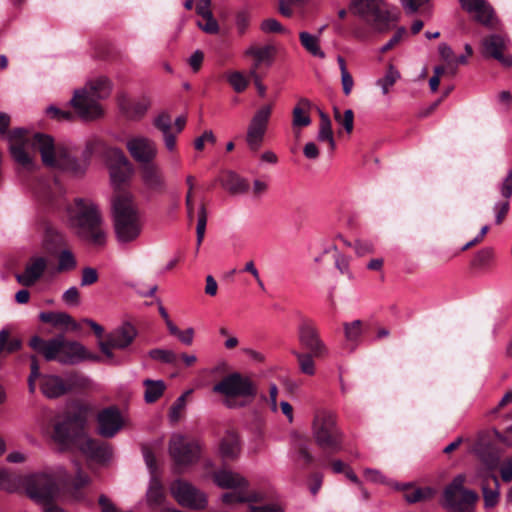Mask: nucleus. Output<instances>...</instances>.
Here are the masks:
<instances>
[{
	"instance_id": "f257e3e1",
	"label": "nucleus",
	"mask_w": 512,
	"mask_h": 512,
	"mask_svg": "<svg viewBox=\"0 0 512 512\" xmlns=\"http://www.w3.org/2000/svg\"><path fill=\"white\" fill-rule=\"evenodd\" d=\"M113 232L120 247H128L140 238L144 222L134 196L118 193L112 200Z\"/></svg>"
},
{
	"instance_id": "f03ea898",
	"label": "nucleus",
	"mask_w": 512,
	"mask_h": 512,
	"mask_svg": "<svg viewBox=\"0 0 512 512\" xmlns=\"http://www.w3.org/2000/svg\"><path fill=\"white\" fill-rule=\"evenodd\" d=\"M67 221L83 240L95 246H103L107 241V230L99 207L91 199L77 198L66 210Z\"/></svg>"
},
{
	"instance_id": "7ed1b4c3",
	"label": "nucleus",
	"mask_w": 512,
	"mask_h": 512,
	"mask_svg": "<svg viewBox=\"0 0 512 512\" xmlns=\"http://www.w3.org/2000/svg\"><path fill=\"white\" fill-rule=\"evenodd\" d=\"M36 144L44 166L67 172L74 177L85 174L89 165L88 155L84 159H78L70 146L55 143L48 134L38 133Z\"/></svg>"
},
{
	"instance_id": "20e7f679",
	"label": "nucleus",
	"mask_w": 512,
	"mask_h": 512,
	"mask_svg": "<svg viewBox=\"0 0 512 512\" xmlns=\"http://www.w3.org/2000/svg\"><path fill=\"white\" fill-rule=\"evenodd\" d=\"M68 480V473L62 466L23 475V490L26 495L40 504H48L57 499Z\"/></svg>"
},
{
	"instance_id": "39448f33",
	"label": "nucleus",
	"mask_w": 512,
	"mask_h": 512,
	"mask_svg": "<svg viewBox=\"0 0 512 512\" xmlns=\"http://www.w3.org/2000/svg\"><path fill=\"white\" fill-rule=\"evenodd\" d=\"M53 440L64 449L70 442L87 458L105 463L112 457L111 447L105 443H100L92 439L84 431L75 436H70V427L68 422L57 423L54 427Z\"/></svg>"
},
{
	"instance_id": "423d86ee",
	"label": "nucleus",
	"mask_w": 512,
	"mask_h": 512,
	"mask_svg": "<svg viewBox=\"0 0 512 512\" xmlns=\"http://www.w3.org/2000/svg\"><path fill=\"white\" fill-rule=\"evenodd\" d=\"M212 478L219 488L230 490L221 496V501L226 505L263 500V495L260 492L249 491L248 480L236 471L222 468L215 471Z\"/></svg>"
},
{
	"instance_id": "0eeeda50",
	"label": "nucleus",
	"mask_w": 512,
	"mask_h": 512,
	"mask_svg": "<svg viewBox=\"0 0 512 512\" xmlns=\"http://www.w3.org/2000/svg\"><path fill=\"white\" fill-rule=\"evenodd\" d=\"M349 11L380 33L388 31L391 24L398 20V15L384 0H351Z\"/></svg>"
},
{
	"instance_id": "6e6552de",
	"label": "nucleus",
	"mask_w": 512,
	"mask_h": 512,
	"mask_svg": "<svg viewBox=\"0 0 512 512\" xmlns=\"http://www.w3.org/2000/svg\"><path fill=\"white\" fill-rule=\"evenodd\" d=\"M37 134L24 128H17L8 134L9 149L12 158L24 169L32 170L36 166L38 152Z\"/></svg>"
},
{
	"instance_id": "1a4fd4ad",
	"label": "nucleus",
	"mask_w": 512,
	"mask_h": 512,
	"mask_svg": "<svg viewBox=\"0 0 512 512\" xmlns=\"http://www.w3.org/2000/svg\"><path fill=\"white\" fill-rule=\"evenodd\" d=\"M465 482L466 476L458 474L445 487L442 505L449 512H474L479 496L475 491L466 489Z\"/></svg>"
},
{
	"instance_id": "9d476101",
	"label": "nucleus",
	"mask_w": 512,
	"mask_h": 512,
	"mask_svg": "<svg viewBox=\"0 0 512 512\" xmlns=\"http://www.w3.org/2000/svg\"><path fill=\"white\" fill-rule=\"evenodd\" d=\"M213 391L223 394L227 397L225 405L229 408H235L238 405L234 397H248L253 398L256 396L257 389L255 384L249 377L242 376L240 373H232L224 377L219 383L214 385Z\"/></svg>"
},
{
	"instance_id": "9b49d317",
	"label": "nucleus",
	"mask_w": 512,
	"mask_h": 512,
	"mask_svg": "<svg viewBox=\"0 0 512 512\" xmlns=\"http://www.w3.org/2000/svg\"><path fill=\"white\" fill-rule=\"evenodd\" d=\"M169 455L178 471H183L196 463L201 456V445L197 440L188 439L182 434H173L169 441Z\"/></svg>"
},
{
	"instance_id": "f8f14e48",
	"label": "nucleus",
	"mask_w": 512,
	"mask_h": 512,
	"mask_svg": "<svg viewBox=\"0 0 512 512\" xmlns=\"http://www.w3.org/2000/svg\"><path fill=\"white\" fill-rule=\"evenodd\" d=\"M169 491L177 503L183 507L194 510H203L207 507L206 494L186 480H174L169 485Z\"/></svg>"
},
{
	"instance_id": "ddd939ff",
	"label": "nucleus",
	"mask_w": 512,
	"mask_h": 512,
	"mask_svg": "<svg viewBox=\"0 0 512 512\" xmlns=\"http://www.w3.org/2000/svg\"><path fill=\"white\" fill-rule=\"evenodd\" d=\"M110 180L115 188L128 182L134 174V167L123 150L111 147L106 150Z\"/></svg>"
},
{
	"instance_id": "4468645a",
	"label": "nucleus",
	"mask_w": 512,
	"mask_h": 512,
	"mask_svg": "<svg viewBox=\"0 0 512 512\" xmlns=\"http://www.w3.org/2000/svg\"><path fill=\"white\" fill-rule=\"evenodd\" d=\"M271 115V104L263 105L253 114L246 132V143L251 151L256 152L261 147L268 130Z\"/></svg>"
},
{
	"instance_id": "2eb2a0df",
	"label": "nucleus",
	"mask_w": 512,
	"mask_h": 512,
	"mask_svg": "<svg viewBox=\"0 0 512 512\" xmlns=\"http://www.w3.org/2000/svg\"><path fill=\"white\" fill-rule=\"evenodd\" d=\"M69 104L74 110V116L83 121H95L104 115V108L100 101L82 88L74 90Z\"/></svg>"
},
{
	"instance_id": "dca6fc26",
	"label": "nucleus",
	"mask_w": 512,
	"mask_h": 512,
	"mask_svg": "<svg viewBox=\"0 0 512 512\" xmlns=\"http://www.w3.org/2000/svg\"><path fill=\"white\" fill-rule=\"evenodd\" d=\"M142 452L146 466L150 471V480L146 491V502L150 507L156 508L161 506L166 500L165 489L156 474V457L152 449L148 445H144Z\"/></svg>"
},
{
	"instance_id": "f3484780",
	"label": "nucleus",
	"mask_w": 512,
	"mask_h": 512,
	"mask_svg": "<svg viewBox=\"0 0 512 512\" xmlns=\"http://www.w3.org/2000/svg\"><path fill=\"white\" fill-rule=\"evenodd\" d=\"M510 45L508 37L500 34H490L481 40V53L484 58L497 60L502 66H512V56L507 53Z\"/></svg>"
},
{
	"instance_id": "a211bd4d",
	"label": "nucleus",
	"mask_w": 512,
	"mask_h": 512,
	"mask_svg": "<svg viewBox=\"0 0 512 512\" xmlns=\"http://www.w3.org/2000/svg\"><path fill=\"white\" fill-rule=\"evenodd\" d=\"M126 148L131 157L141 166L152 163L158 155L156 142L144 135L129 138L126 142Z\"/></svg>"
},
{
	"instance_id": "6ab92c4d",
	"label": "nucleus",
	"mask_w": 512,
	"mask_h": 512,
	"mask_svg": "<svg viewBox=\"0 0 512 512\" xmlns=\"http://www.w3.org/2000/svg\"><path fill=\"white\" fill-rule=\"evenodd\" d=\"M50 258L47 255L33 254L26 261L24 271L16 275V280L23 286H32L40 280L48 269Z\"/></svg>"
},
{
	"instance_id": "aec40b11",
	"label": "nucleus",
	"mask_w": 512,
	"mask_h": 512,
	"mask_svg": "<svg viewBox=\"0 0 512 512\" xmlns=\"http://www.w3.org/2000/svg\"><path fill=\"white\" fill-rule=\"evenodd\" d=\"M98 433L105 438L114 437L123 427L124 421L116 407H108L97 415Z\"/></svg>"
},
{
	"instance_id": "412c9836",
	"label": "nucleus",
	"mask_w": 512,
	"mask_h": 512,
	"mask_svg": "<svg viewBox=\"0 0 512 512\" xmlns=\"http://www.w3.org/2000/svg\"><path fill=\"white\" fill-rule=\"evenodd\" d=\"M322 449L338 451L341 448L342 434L336 427L335 416L330 411H322Z\"/></svg>"
},
{
	"instance_id": "4be33fe9",
	"label": "nucleus",
	"mask_w": 512,
	"mask_h": 512,
	"mask_svg": "<svg viewBox=\"0 0 512 512\" xmlns=\"http://www.w3.org/2000/svg\"><path fill=\"white\" fill-rule=\"evenodd\" d=\"M84 360L99 361L100 357L89 353L86 348L78 342L62 339L60 363L76 364Z\"/></svg>"
},
{
	"instance_id": "5701e85b",
	"label": "nucleus",
	"mask_w": 512,
	"mask_h": 512,
	"mask_svg": "<svg viewBox=\"0 0 512 512\" xmlns=\"http://www.w3.org/2000/svg\"><path fill=\"white\" fill-rule=\"evenodd\" d=\"M140 178L145 189L150 192H161L165 189V179L154 162L140 167Z\"/></svg>"
},
{
	"instance_id": "b1692460",
	"label": "nucleus",
	"mask_w": 512,
	"mask_h": 512,
	"mask_svg": "<svg viewBox=\"0 0 512 512\" xmlns=\"http://www.w3.org/2000/svg\"><path fill=\"white\" fill-rule=\"evenodd\" d=\"M291 445L295 461L305 467L312 463L313 455L310 450V440L297 432L291 434Z\"/></svg>"
},
{
	"instance_id": "393cba45",
	"label": "nucleus",
	"mask_w": 512,
	"mask_h": 512,
	"mask_svg": "<svg viewBox=\"0 0 512 512\" xmlns=\"http://www.w3.org/2000/svg\"><path fill=\"white\" fill-rule=\"evenodd\" d=\"M70 386V383H67L59 376H41L40 388L42 393L48 398H57L62 396L70 389Z\"/></svg>"
},
{
	"instance_id": "a878e982",
	"label": "nucleus",
	"mask_w": 512,
	"mask_h": 512,
	"mask_svg": "<svg viewBox=\"0 0 512 512\" xmlns=\"http://www.w3.org/2000/svg\"><path fill=\"white\" fill-rule=\"evenodd\" d=\"M137 331L129 323H125L108 334L107 340L115 349L127 348L135 339Z\"/></svg>"
},
{
	"instance_id": "bb28decb",
	"label": "nucleus",
	"mask_w": 512,
	"mask_h": 512,
	"mask_svg": "<svg viewBox=\"0 0 512 512\" xmlns=\"http://www.w3.org/2000/svg\"><path fill=\"white\" fill-rule=\"evenodd\" d=\"M309 108L310 103L306 99L299 100L297 105L293 108L292 129L296 138L300 137V132L303 127H307L311 124Z\"/></svg>"
},
{
	"instance_id": "cd10ccee",
	"label": "nucleus",
	"mask_w": 512,
	"mask_h": 512,
	"mask_svg": "<svg viewBox=\"0 0 512 512\" xmlns=\"http://www.w3.org/2000/svg\"><path fill=\"white\" fill-rule=\"evenodd\" d=\"M241 453L239 436L234 432H227L220 441L219 454L223 459L234 460Z\"/></svg>"
},
{
	"instance_id": "c85d7f7f",
	"label": "nucleus",
	"mask_w": 512,
	"mask_h": 512,
	"mask_svg": "<svg viewBox=\"0 0 512 512\" xmlns=\"http://www.w3.org/2000/svg\"><path fill=\"white\" fill-rule=\"evenodd\" d=\"M81 88L100 101L110 95L112 86L106 76H97L89 79Z\"/></svg>"
},
{
	"instance_id": "c756f323",
	"label": "nucleus",
	"mask_w": 512,
	"mask_h": 512,
	"mask_svg": "<svg viewBox=\"0 0 512 512\" xmlns=\"http://www.w3.org/2000/svg\"><path fill=\"white\" fill-rule=\"evenodd\" d=\"M300 343L308 352L318 356L320 353V340L315 328L308 324H303L299 332Z\"/></svg>"
},
{
	"instance_id": "7c9ffc66",
	"label": "nucleus",
	"mask_w": 512,
	"mask_h": 512,
	"mask_svg": "<svg viewBox=\"0 0 512 512\" xmlns=\"http://www.w3.org/2000/svg\"><path fill=\"white\" fill-rule=\"evenodd\" d=\"M150 106V98L147 96H143L127 106L121 104V109L128 119L139 120L147 113Z\"/></svg>"
},
{
	"instance_id": "2f4dec72",
	"label": "nucleus",
	"mask_w": 512,
	"mask_h": 512,
	"mask_svg": "<svg viewBox=\"0 0 512 512\" xmlns=\"http://www.w3.org/2000/svg\"><path fill=\"white\" fill-rule=\"evenodd\" d=\"M263 495L262 501L248 502V512H286V504L281 499L268 501L266 495Z\"/></svg>"
},
{
	"instance_id": "473e14b6",
	"label": "nucleus",
	"mask_w": 512,
	"mask_h": 512,
	"mask_svg": "<svg viewBox=\"0 0 512 512\" xmlns=\"http://www.w3.org/2000/svg\"><path fill=\"white\" fill-rule=\"evenodd\" d=\"M482 492L485 506L494 507L499 499V480L495 475H490L484 480Z\"/></svg>"
},
{
	"instance_id": "72a5a7b5",
	"label": "nucleus",
	"mask_w": 512,
	"mask_h": 512,
	"mask_svg": "<svg viewBox=\"0 0 512 512\" xmlns=\"http://www.w3.org/2000/svg\"><path fill=\"white\" fill-rule=\"evenodd\" d=\"M275 53V47L272 45H265L263 47H257L254 45L249 46L245 50V55L251 56L255 59V64L252 69L257 70L259 65L262 63H270Z\"/></svg>"
},
{
	"instance_id": "f704fd0d",
	"label": "nucleus",
	"mask_w": 512,
	"mask_h": 512,
	"mask_svg": "<svg viewBox=\"0 0 512 512\" xmlns=\"http://www.w3.org/2000/svg\"><path fill=\"white\" fill-rule=\"evenodd\" d=\"M0 489L7 492H19L23 490V476L14 474L6 469H1Z\"/></svg>"
},
{
	"instance_id": "c9c22d12",
	"label": "nucleus",
	"mask_w": 512,
	"mask_h": 512,
	"mask_svg": "<svg viewBox=\"0 0 512 512\" xmlns=\"http://www.w3.org/2000/svg\"><path fill=\"white\" fill-rule=\"evenodd\" d=\"M403 489L407 491L404 493V499L408 503H416L420 501H425L431 499L435 494L436 490L431 487L424 488H413L411 484H405Z\"/></svg>"
},
{
	"instance_id": "e433bc0d",
	"label": "nucleus",
	"mask_w": 512,
	"mask_h": 512,
	"mask_svg": "<svg viewBox=\"0 0 512 512\" xmlns=\"http://www.w3.org/2000/svg\"><path fill=\"white\" fill-rule=\"evenodd\" d=\"M223 186L229 192L234 194H242L248 191L249 184L248 182L236 174L235 172L229 171L226 173L223 179Z\"/></svg>"
},
{
	"instance_id": "4c0bfd02",
	"label": "nucleus",
	"mask_w": 512,
	"mask_h": 512,
	"mask_svg": "<svg viewBox=\"0 0 512 512\" xmlns=\"http://www.w3.org/2000/svg\"><path fill=\"white\" fill-rule=\"evenodd\" d=\"M469 13L475 14V19L485 26L492 24L493 9L485 0L476 1L475 5L471 8Z\"/></svg>"
},
{
	"instance_id": "58836bf2",
	"label": "nucleus",
	"mask_w": 512,
	"mask_h": 512,
	"mask_svg": "<svg viewBox=\"0 0 512 512\" xmlns=\"http://www.w3.org/2000/svg\"><path fill=\"white\" fill-rule=\"evenodd\" d=\"M91 482L90 477L83 473L81 470H79L74 478V480L71 483V486H67V481L65 482V485L62 486L63 488H67L69 490V493L71 497L75 500H80L83 498V494L81 492V489L88 486Z\"/></svg>"
},
{
	"instance_id": "ea45409f",
	"label": "nucleus",
	"mask_w": 512,
	"mask_h": 512,
	"mask_svg": "<svg viewBox=\"0 0 512 512\" xmlns=\"http://www.w3.org/2000/svg\"><path fill=\"white\" fill-rule=\"evenodd\" d=\"M145 386L144 399L147 403L155 402L164 392L165 383L162 380H150L146 379L143 381Z\"/></svg>"
},
{
	"instance_id": "a19ab883",
	"label": "nucleus",
	"mask_w": 512,
	"mask_h": 512,
	"mask_svg": "<svg viewBox=\"0 0 512 512\" xmlns=\"http://www.w3.org/2000/svg\"><path fill=\"white\" fill-rule=\"evenodd\" d=\"M343 328L346 341L356 345L363 334V322L361 320L345 322Z\"/></svg>"
},
{
	"instance_id": "79ce46f5",
	"label": "nucleus",
	"mask_w": 512,
	"mask_h": 512,
	"mask_svg": "<svg viewBox=\"0 0 512 512\" xmlns=\"http://www.w3.org/2000/svg\"><path fill=\"white\" fill-rule=\"evenodd\" d=\"M39 317L41 321L54 326H68L74 323L72 317L64 312H42Z\"/></svg>"
},
{
	"instance_id": "37998d69",
	"label": "nucleus",
	"mask_w": 512,
	"mask_h": 512,
	"mask_svg": "<svg viewBox=\"0 0 512 512\" xmlns=\"http://www.w3.org/2000/svg\"><path fill=\"white\" fill-rule=\"evenodd\" d=\"M299 39L302 47L313 56H320V40L318 36L309 32L302 31L299 33Z\"/></svg>"
},
{
	"instance_id": "c03bdc74",
	"label": "nucleus",
	"mask_w": 512,
	"mask_h": 512,
	"mask_svg": "<svg viewBox=\"0 0 512 512\" xmlns=\"http://www.w3.org/2000/svg\"><path fill=\"white\" fill-rule=\"evenodd\" d=\"M63 336H58L47 341L43 356L47 361L56 360L60 362Z\"/></svg>"
},
{
	"instance_id": "a18cd8bd",
	"label": "nucleus",
	"mask_w": 512,
	"mask_h": 512,
	"mask_svg": "<svg viewBox=\"0 0 512 512\" xmlns=\"http://www.w3.org/2000/svg\"><path fill=\"white\" fill-rule=\"evenodd\" d=\"M399 77V72L390 65L384 77L378 79L377 85L381 87L383 94H387Z\"/></svg>"
},
{
	"instance_id": "49530a36",
	"label": "nucleus",
	"mask_w": 512,
	"mask_h": 512,
	"mask_svg": "<svg viewBox=\"0 0 512 512\" xmlns=\"http://www.w3.org/2000/svg\"><path fill=\"white\" fill-rule=\"evenodd\" d=\"M149 356L153 360L160 361L167 364H175L177 361V355L174 351L169 349H152L149 351Z\"/></svg>"
},
{
	"instance_id": "de8ad7c7",
	"label": "nucleus",
	"mask_w": 512,
	"mask_h": 512,
	"mask_svg": "<svg viewBox=\"0 0 512 512\" xmlns=\"http://www.w3.org/2000/svg\"><path fill=\"white\" fill-rule=\"evenodd\" d=\"M295 356L299 361L300 369L303 373L313 375L315 373V364L313 357H316L313 353H299L294 352Z\"/></svg>"
},
{
	"instance_id": "09e8293b",
	"label": "nucleus",
	"mask_w": 512,
	"mask_h": 512,
	"mask_svg": "<svg viewBox=\"0 0 512 512\" xmlns=\"http://www.w3.org/2000/svg\"><path fill=\"white\" fill-rule=\"evenodd\" d=\"M251 12L246 9H240L235 14V26L239 34L243 35L247 30L251 22Z\"/></svg>"
},
{
	"instance_id": "8fccbe9b",
	"label": "nucleus",
	"mask_w": 512,
	"mask_h": 512,
	"mask_svg": "<svg viewBox=\"0 0 512 512\" xmlns=\"http://www.w3.org/2000/svg\"><path fill=\"white\" fill-rule=\"evenodd\" d=\"M77 265L76 259L71 251L63 250L58 257V271L65 272L73 270Z\"/></svg>"
},
{
	"instance_id": "3c124183",
	"label": "nucleus",
	"mask_w": 512,
	"mask_h": 512,
	"mask_svg": "<svg viewBox=\"0 0 512 512\" xmlns=\"http://www.w3.org/2000/svg\"><path fill=\"white\" fill-rule=\"evenodd\" d=\"M227 81L237 93L243 92L249 84L248 79L238 71L227 74Z\"/></svg>"
},
{
	"instance_id": "603ef678",
	"label": "nucleus",
	"mask_w": 512,
	"mask_h": 512,
	"mask_svg": "<svg viewBox=\"0 0 512 512\" xmlns=\"http://www.w3.org/2000/svg\"><path fill=\"white\" fill-rule=\"evenodd\" d=\"M494 257V251L492 248L486 247L479 250L474 259L472 260V266L482 268L487 266Z\"/></svg>"
},
{
	"instance_id": "864d4df0",
	"label": "nucleus",
	"mask_w": 512,
	"mask_h": 512,
	"mask_svg": "<svg viewBox=\"0 0 512 512\" xmlns=\"http://www.w3.org/2000/svg\"><path fill=\"white\" fill-rule=\"evenodd\" d=\"M46 114L51 119L58 121H72L75 117L73 112L69 110H62L54 105H50L46 108Z\"/></svg>"
},
{
	"instance_id": "5fc2aeb1",
	"label": "nucleus",
	"mask_w": 512,
	"mask_h": 512,
	"mask_svg": "<svg viewBox=\"0 0 512 512\" xmlns=\"http://www.w3.org/2000/svg\"><path fill=\"white\" fill-rule=\"evenodd\" d=\"M207 224V212L203 205L200 206L198 211V221L196 227L197 234V247H199L203 241Z\"/></svg>"
},
{
	"instance_id": "6e6d98bb",
	"label": "nucleus",
	"mask_w": 512,
	"mask_h": 512,
	"mask_svg": "<svg viewBox=\"0 0 512 512\" xmlns=\"http://www.w3.org/2000/svg\"><path fill=\"white\" fill-rule=\"evenodd\" d=\"M192 392V390L186 391L184 394H182L180 397L177 398L175 403L170 409L169 417L170 420L173 422H176L180 419V415L182 410L186 406V397Z\"/></svg>"
},
{
	"instance_id": "4d7b16f0",
	"label": "nucleus",
	"mask_w": 512,
	"mask_h": 512,
	"mask_svg": "<svg viewBox=\"0 0 512 512\" xmlns=\"http://www.w3.org/2000/svg\"><path fill=\"white\" fill-rule=\"evenodd\" d=\"M479 456L484 464L491 470L495 469L500 462L499 452H486L485 447H481L478 450Z\"/></svg>"
},
{
	"instance_id": "13d9d810",
	"label": "nucleus",
	"mask_w": 512,
	"mask_h": 512,
	"mask_svg": "<svg viewBox=\"0 0 512 512\" xmlns=\"http://www.w3.org/2000/svg\"><path fill=\"white\" fill-rule=\"evenodd\" d=\"M154 126L161 131L162 134H167L173 131L172 119L169 114L161 113L153 120Z\"/></svg>"
},
{
	"instance_id": "bf43d9fd",
	"label": "nucleus",
	"mask_w": 512,
	"mask_h": 512,
	"mask_svg": "<svg viewBox=\"0 0 512 512\" xmlns=\"http://www.w3.org/2000/svg\"><path fill=\"white\" fill-rule=\"evenodd\" d=\"M327 141L330 147V150L333 151L335 147V142L333 138V132L331 129V121L327 115L322 113V142Z\"/></svg>"
},
{
	"instance_id": "052dcab7",
	"label": "nucleus",
	"mask_w": 512,
	"mask_h": 512,
	"mask_svg": "<svg viewBox=\"0 0 512 512\" xmlns=\"http://www.w3.org/2000/svg\"><path fill=\"white\" fill-rule=\"evenodd\" d=\"M204 22L198 21L197 26L208 34H216L219 31V25L216 19L213 17V14L210 13L209 16L202 17Z\"/></svg>"
},
{
	"instance_id": "680f3d73",
	"label": "nucleus",
	"mask_w": 512,
	"mask_h": 512,
	"mask_svg": "<svg viewBox=\"0 0 512 512\" xmlns=\"http://www.w3.org/2000/svg\"><path fill=\"white\" fill-rule=\"evenodd\" d=\"M63 302L68 306H78L80 304V293L77 287L71 286L62 294Z\"/></svg>"
},
{
	"instance_id": "e2e57ef3",
	"label": "nucleus",
	"mask_w": 512,
	"mask_h": 512,
	"mask_svg": "<svg viewBox=\"0 0 512 512\" xmlns=\"http://www.w3.org/2000/svg\"><path fill=\"white\" fill-rule=\"evenodd\" d=\"M40 377V367L34 356L31 357V373L28 377V389L31 394L36 390V379Z\"/></svg>"
},
{
	"instance_id": "0e129e2a",
	"label": "nucleus",
	"mask_w": 512,
	"mask_h": 512,
	"mask_svg": "<svg viewBox=\"0 0 512 512\" xmlns=\"http://www.w3.org/2000/svg\"><path fill=\"white\" fill-rule=\"evenodd\" d=\"M97 280H98V272L95 268H92V267L83 268L82 275H81V281H80L81 286L84 287V286L92 285V284L96 283Z\"/></svg>"
},
{
	"instance_id": "69168bd1",
	"label": "nucleus",
	"mask_w": 512,
	"mask_h": 512,
	"mask_svg": "<svg viewBox=\"0 0 512 512\" xmlns=\"http://www.w3.org/2000/svg\"><path fill=\"white\" fill-rule=\"evenodd\" d=\"M406 14L412 15L429 2V0H400Z\"/></svg>"
},
{
	"instance_id": "338daca9",
	"label": "nucleus",
	"mask_w": 512,
	"mask_h": 512,
	"mask_svg": "<svg viewBox=\"0 0 512 512\" xmlns=\"http://www.w3.org/2000/svg\"><path fill=\"white\" fill-rule=\"evenodd\" d=\"M499 191L505 199L509 200L512 196V169L507 172L506 177L499 186Z\"/></svg>"
},
{
	"instance_id": "774afa93",
	"label": "nucleus",
	"mask_w": 512,
	"mask_h": 512,
	"mask_svg": "<svg viewBox=\"0 0 512 512\" xmlns=\"http://www.w3.org/2000/svg\"><path fill=\"white\" fill-rule=\"evenodd\" d=\"M261 30L266 33H276L285 31L279 21L274 18H269L261 23Z\"/></svg>"
}]
</instances>
